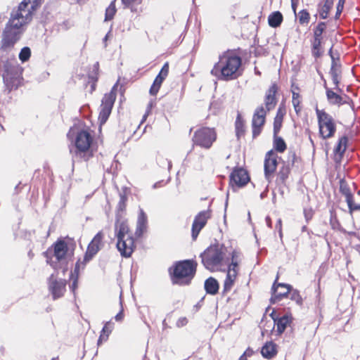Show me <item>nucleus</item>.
Here are the masks:
<instances>
[{"label": "nucleus", "mask_w": 360, "mask_h": 360, "mask_svg": "<svg viewBox=\"0 0 360 360\" xmlns=\"http://www.w3.org/2000/svg\"><path fill=\"white\" fill-rule=\"evenodd\" d=\"M242 59L233 51L223 53L211 70V74L221 80H232L242 74Z\"/></svg>", "instance_id": "nucleus-1"}, {"label": "nucleus", "mask_w": 360, "mask_h": 360, "mask_svg": "<svg viewBox=\"0 0 360 360\" xmlns=\"http://www.w3.org/2000/svg\"><path fill=\"white\" fill-rule=\"evenodd\" d=\"M196 268L197 263L193 259L176 262L168 270L172 283L189 285L195 274Z\"/></svg>", "instance_id": "nucleus-2"}, {"label": "nucleus", "mask_w": 360, "mask_h": 360, "mask_svg": "<svg viewBox=\"0 0 360 360\" xmlns=\"http://www.w3.org/2000/svg\"><path fill=\"white\" fill-rule=\"evenodd\" d=\"M40 6L39 0H23L12 10L9 20L24 27L32 21L34 13Z\"/></svg>", "instance_id": "nucleus-3"}, {"label": "nucleus", "mask_w": 360, "mask_h": 360, "mask_svg": "<svg viewBox=\"0 0 360 360\" xmlns=\"http://www.w3.org/2000/svg\"><path fill=\"white\" fill-rule=\"evenodd\" d=\"M226 248L224 245L215 244L208 247L200 254L202 263L208 270H221L219 267L225 262Z\"/></svg>", "instance_id": "nucleus-4"}, {"label": "nucleus", "mask_w": 360, "mask_h": 360, "mask_svg": "<svg viewBox=\"0 0 360 360\" xmlns=\"http://www.w3.org/2000/svg\"><path fill=\"white\" fill-rule=\"evenodd\" d=\"M3 75L5 84L11 89H16L22 79V68L15 58L8 60L4 65Z\"/></svg>", "instance_id": "nucleus-5"}, {"label": "nucleus", "mask_w": 360, "mask_h": 360, "mask_svg": "<svg viewBox=\"0 0 360 360\" xmlns=\"http://www.w3.org/2000/svg\"><path fill=\"white\" fill-rule=\"evenodd\" d=\"M319 134L323 139L331 138L336 131V124L330 115L323 110L316 108Z\"/></svg>", "instance_id": "nucleus-6"}, {"label": "nucleus", "mask_w": 360, "mask_h": 360, "mask_svg": "<svg viewBox=\"0 0 360 360\" xmlns=\"http://www.w3.org/2000/svg\"><path fill=\"white\" fill-rule=\"evenodd\" d=\"M25 30V27L8 20L3 32V47L13 46L20 39Z\"/></svg>", "instance_id": "nucleus-7"}, {"label": "nucleus", "mask_w": 360, "mask_h": 360, "mask_svg": "<svg viewBox=\"0 0 360 360\" xmlns=\"http://www.w3.org/2000/svg\"><path fill=\"white\" fill-rule=\"evenodd\" d=\"M217 139V134L213 128L202 127L198 129L193 135L194 144L205 148H210Z\"/></svg>", "instance_id": "nucleus-8"}, {"label": "nucleus", "mask_w": 360, "mask_h": 360, "mask_svg": "<svg viewBox=\"0 0 360 360\" xmlns=\"http://www.w3.org/2000/svg\"><path fill=\"white\" fill-rule=\"evenodd\" d=\"M103 234L99 231L96 234L87 247V250L84 256L83 260L80 261L82 269H84L86 264L91 261L93 257L98 253L103 246Z\"/></svg>", "instance_id": "nucleus-9"}, {"label": "nucleus", "mask_w": 360, "mask_h": 360, "mask_svg": "<svg viewBox=\"0 0 360 360\" xmlns=\"http://www.w3.org/2000/svg\"><path fill=\"white\" fill-rule=\"evenodd\" d=\"M238 253L233 251L231 253V262L228 264L226 277L224 283L223 293L229 291L233 287L238 271Z\"/></svg>", "instance_id": "nucleus-10"}, {"label": "nucleus", "mask_w": 360, "mask_h": 360, "mask_svg": "<svg viewBox=\"0 0 360 360\" xmlns=\"http://www.w3.org/2000/svg\"><path fill=\"white\" fill-rule=\"evenodd\" d=\"M115 99L116 93L113 89L110 93L104 95L102 99L100 113L98 116V120L101 125L105 123V122L108 119V117L111 113L112 108L113 107Z\"/></svg>", "instance_id": "nucleus-11"}, {"label": "nucleus", "mask_w": 360, "mask_h": 360, "mask_svg": "<svg viewBox=\"0 0 360 360\" xmlns=\"http://www.w3.org/2000/svg\"><path fill=\"white\" fill-rule=\"evenodd\" d=\"M278 276H276L275 281L271 287V297L270 298L271 304H275L281 301L283 297L288 296L292 290V285L283 283H278Z\"/></svg>", "instance_id": "nucleus-12"}, {"label": "nucleus", "mask_w": 360, "mask_h": 360, "mask_svg": "<svg viewBox=\"0 0 360 360\" xmlns=\"http://www.w3.org/2000/svg\"><path fill=\"white\" fill-rule=\"evenodd\" d=\"M266 110L263 106L256 108L252 120V136L254 138L259 135L265 123Z\"/></svg>", "instance_id": "nucleus-13"}, {"label": "nucleus", "mask_w": 360, "mask_h": 360, "mask_svg": "<svg viewBox=\"0 0 360 360\" xmlns=\"http://www.w3.org/2000/svg\"><path fill=\"white\" fill-rule=\"evenodd\" d=\"M65 286V280L62 278L57 279L53 274L50 276L49 278V289L53 300L58 299L64 295Z\"/></svg>", "instance_id": "nucleus-14"}, {"label": "nucleus", "mask_w": 360, "mask_h": 360, "mask_svg": "<svg viewBox=\"0 0 360 360\" xmlns=\"http://www.w3.org/2000/svg\"><path fill=\"white\" fill-rule=\"evenodd\" d=\"M93 137L86 130L79 131L75 138V146L79 152L88 151L92 146Z\"/></svg>", "instance_id": "nucleus-15"}, {"label": "nucleus", "mask_w": 360, "mask_h": 360, "mask_svg": "<svg viewBox=\"0 0 360 360\" xmlns=\"http://www.w3.org/2000/svg\"><path fill=\"white\" fill-rule=\"evenodd\" d=\"M250 181L246 169L242 167H235L230 175V181L238 187H243Z\"/></svg>", "instance_id": "nucleus-16"}, {"label": "nucleus", "mask_w": 360, "mask_h": 360, "mask_svg": "<svg viewBox=\"0 0 360 360\" xmlns=\"http://www.w3.org/2000/svg\"><path fill=\"white\" fill-rule=\"evenodd\" d=\"M270 316L274 320V325L276 326V333L278 335H281L285 330L288 326L292 321V316L291 314H285L281 317L276 316L275 310H273L270 314Z\"/></svg>", "instance_id": "nucleus-17"}, {"label": "nucleus", "mask_w": 360, "mask_h": 360, "mask_svg": "<svg viewBox=\"0 0 360 360\" xmlns=\"http://www.w3.org/2000/svg\"><path fill=\"white\" fill-rule=\"evenodd\" d=\"M208 218L209 213L207 211H202L195 216L192 224V238L193 240L197 238L200 231L205 226Z\"/></svg>", "instance_id": "nucleus-18"}, {"label": "nucleus", "mask_w": 360, "mask_h": 360, "mask_svg": "<svg viewBox=\"0 0 360 360\" xmlns=\"http://www.w3.org/2000/svg\"><path fill=\"white\" fill-rule=\"evenodd\" d=\"M134 241L132 237L128 236L122 240H117V248L124 257H129L134 251Z\"/></svg>", "instance_id": "nucleus-19"}, {"label": "nucleus", "mask_w": 360, "mask_h": 360, "mask_svg": "<svg viewBox=\"0 0 360 360\" xmlns=\"http://www.w3.org/2000/svg\"><path fill=\"white\" fill-rule=\"evenodd\" d=\"M277 91L278 87L276 84H273L266 91L264 98V104L266 112L271 110L276 106L277 103L276 94Z\"/></svg>", "instance_id": "nucleus-20"}, {"label": "nucleus", "mask_w": 360, "mask_h": 360, "mask_svg": "<svg viewBox=\"0 0 360 360\" xmlns=\"http://www.w3.org/2000/svg\"><path fill=\"white\" fill-rule=\"evenodd\" d=\"M53 257L58 262L65 259L68 251V244L62 240H57L53 245Z\"/></svg>", "instance_id": "nucleus-21"}, {"label": "nucleus", "mask_w": 360, "mask_h": 360, "mask_svg": "<svg viewBox=\"0 0 360 360\" xmlns=\"http://www.w3.org/2000/svg\"><path fill=\"white\" fill-rule=\"evenodd\" d=\"M329 53L332 58V65L330 70V75L331 76L333 82L335 85L334 89L336 90H340L339 84L340 79L341 70L340 66L335 61L334 57L332 55V49H330Z\"/></svg>", "instance_id": "nucleus-22"}, {"label": "nucleus", "mask_w": 360, "mask_h": 360, "mask_svg": "<svg viewBox=\"0 0 360 360\" xmlns=\"http://www.w3.org/2000/svg\"><path fill=\"white\" fill-rule=\"evenodd\" d=\"M148 217L142 208H139V213L137 219L136 229L135 234L141 237L147 229Z\"/></svg>", "instance_id": "nucleus-23"}, {"label": "nucleus", "mask_w": 360, "mask_h": 360, "mask_svg": "<svg viewBox=\"0 0 360 360\" xmlns=\"http://www.w3.org/2000/svg\"><path fill=\"white\" fill-rule=\"evenodd\" d=\"M277 165V159H264V175L269 182L271 181L273 177V174L276 171Z\"/></svg>", "instance_id": "nucleus-24"}, {"label": "nucleus", "mask_w": 360, "mask_h": 360, "mask_svg": "<svg viewBox=\"0 0 360 360\" xmlns=\"http://www.w3.org/2000/svg\"><path fill=\"white\" fill-rule=\"evenodd\" d=\"M324 87L326 91L327 100L330 105H340L347 103L343 97L328 88L326 84H324Z\"/></svg>", "instance_id": "nucleus-25"}, {"label": "nucleus", "mask_w": 360, "mask_h": 360, "mask_svg": "<svg viewBox=\"0 0 360 360\" xmlns=\"http://www.w3.org/2000/svg\"><path fill=\"white\" fill-rule=\"evenodd\" d=\"M204 287L207 294L214 295L219 291V285L214 278L210 277L205 280Z\"/></svg>", "instance_id": "nucleus-26"}, {"label": "nucleus", "mask_w": 360, "mask_h": 360, "mask_svg": "<svg viewBox=\"0 0 360 360\" xmlns=\"http://www.w3.org/2000/svg\"><path fill=\"white\" fill-rule=\"evenodd\" d=\"M115 232L117 240H122L127 238L129 236V227L126 222L124 221H117L115 223Z\"/></svg>", "instance_id": "nucleus-27"}, {"label": "nucleus", "mask_w": 360, "mask_h": 360, "mask_svg": "<svg viewBox=\"0 0 360 360\" xmlns=\"http://www.w3.org/2000/svg\"><path fill=\"white\" fill-rule=\"evenodd\" d=\"M262 355L268 359L273 358L277 353L276 345L273 342H267L261 350Z\"/></svg>", "instance_id": "nucleus-28"}, {"label": "nucleus", "mask_w": 360, "mask_h": 360, "mask_svg": "<svg viewBox=\"0 0 360 360\" xmlns=\"http://www.w3.org/2000/svg\"><path fill=\"white\" fill-rule=\"evenodd\" d=\"M235 129L236 135L237 139L239 140L241 137L245 135V121L243 119L241 115L238 112L235 122Z\"/></svg>", "instance_id": "nucleus-29"}, {"label": "nucleus", "mask_w": 360, "mask_h": 360, "mask_svg": "<svg viewBox=\"0 0 360 360\" xmlns=\"http://www.w3.org/2000/svg\"><path fill=\"white\" fill-rule=\"evenodd\" d=\"M114 328V323L111 321H108L105 323L101 334L98 340V345H101L103 341H106L108 338L109 335L111 333Z\"/></svg>", "instance_id": "nucleus-30"}, {"label": "nucleus", "mask_w": 360, "mask_h": 360, "mask_svg": "<svg viewBox=\"0 0 360 360\" xmlns=\"http://www.w3.org/2000/svg\"><path fill=\"white\" fill-rule=\"evenodd\" d=\"M283 21V15L281 12L275 11L271 13L268 18L269 26L271 27H278Z\"/></svg>", "instance_id": "nucleus-31"}, {"label": "nucleus", "mask_w": 360, "mask_h": 360, "mask_svg": "<svg viewBox=\"0 0 360 360\" xmlns=\"http://www.w3.org/2000/svg\"><path fill=\"white\" fill-rule=\"evenodd\" d=\"M81 268L82 264H80V260H78L75 264L74 271L71 273V279L72 280V283L70 285V290L73 293H75V290L77 288L78 275Z\"/></svg>", "instance_id": "nucleus-32"}, {"label": "nucleus", "mask_w": 360, "mask_h": 360, "mask_svg": "<svg viewBox=\"0 0 360 360\" xmlns=\"http://www.w3.org/2000/svg\"><path fill=\"white\" fill-rule=\"evenodd\" d=\"M330 224L331 228L334 230H338L342 233L346 232V230L341 226L338 219L337 214L333 210H330Z\"/></svg>", "instance_id": "nucleus-33"}, {"label": "nucleus", "mask_w": 360, "mask_h": 360, "mask_svg": "<svg viewBox=\"0 0 360 360\" xmlns=\"http://www.w3.org/2000/svg\"><path fill=\"white\" fill-rule=\"evenodd\" d=\"M340 191L345 196L346 201H349V198L353 197L349 186L344 178L340 180Z\"/></svg>", "instance_id": "nucleus-34"}, {"label": "nucleus", "mask_w": 360, "mask_h": 360, "mask_svg": "<svg viewBox=\"0 0 360 360\" xmlns=\"http://www.w3.org/2000/svg\"><path fill=\"white\" fill-rule=\"evenodd\" d=\"M334 0H325L323 5L319 11L320 17L322 19H326L328 18L329 11L333 6Z\"/></svg>", "instance_id": "nucleus-35"}, {"label": "nucleus", "mask_w": 360, "mask_h": 360, "mask_svg": "<svg viewBox=\"0 0 360 360\" xmlns=\"http://www.w3.org/2000/svg\"><path fill=\"white\" fill-rule=\"evenodd\" d=\"M285 113V110L282 109L281 108H279L277 112L276 117H275L274 122V133H277V131L280 129L281 127V122L283 117V115Z\"/></svg>", "instance_id": "nucleus-36"}, {"label": "nucleus", "mask_w": 360, "mask_h": 360, "mask_svg": "<svg viewBox=\"0 0 360 360\" xmlns=\"http://www.w3.org/2000/svg\"><path fill=\"white\" fill-rule=\"evenodd\" d=\"M164 79V77L158 75V76L156 77L153 82L152 86L150 89V94L151 95L155 96L157 94Z\"/></svg>", "instance_id": "nucleus-37"}, {"label": "nucleus", "mask_w": 360, "mask_h": 360, "mask_svg": "<svg viewBox=\"0 0 360 360\" xmlns=\"http://www.w3.org/2000/svg\"><path fill=\"white\" fill-rule=\"evenodd\" d=\"M116 13L115 0L112 1L105 10V21L110 20L113 18Z\"/></svg>", "instance_id": "nucleus-38"}, {"label": "nucleus", "mask_w": 360, "mask_h": 360, "mask_svg": "<svg viewBox=\"0 0 360 360\" xmlns=\"http://www.w3.org/2000/svg\"><path fill=\"white\" fill-rule=\"evenodd\" d=\"M347 142V137L343 136L341 139H340L337 146L334 149L336 154H338L340 156L342 155L343 152L346 149Z\"/></svg>", "instance_id": "nucleus-39"}, {"label": "nucleus", "mask_w": 360, "mask_h": 360, "mask_svg": "<svg viewBox=\"0 0 360 360\" xmlns=\"http://www.w3.org/2000/svg\"><path fill=\"white\" fill-rule=\"evenodd\" d=\"M288 294H290V298L291 300L295 301L299 306L302 305L303 300L300 294V292L297 289H293L292 288V290Z\"/></svg>", "instance_id": "nucleus-40"}, {"label": "nucleus", "mask_w": 360, "mask_h": 360, "mask_svg": "<svg viewBox=\"0 0 360 360\" xmlns=\"http://www.w3.org/2000/svg\"><path fill=\"white\" fill-rule=\"evenodd\" d=\"M298 19L300 24H307L310 19L309 13L307 10H302L298 13Z\"/></svg>", "instance_id": "nucleus-41"}, {"label": "nucleus", "mask_w": 360, "mask_h": 360, "mask_svg": "<svg viewBox=\"0 0 360 360\" xmlns=\"http://www.w3.org/2000/svg\"><path fill=\"white\" fill-rule=\"evenodd\" d=\"M31 56V51L29 47H24L19 53V58L23 63L29 60Z\"/></svg>", "instance_id": "nucleus-42"}, {"label": "nucleus", "mask_w": 360, "mask_h": 360, "mask_svg": "<svg viewBox=\"0 0 360 360\" xmlns=\"http://www.w3.org/2000/svg\"><path fill=\"white\" fill-rule=\"evenodd\" d=\"M326 27V25L323 22H321L318 24L314 31V38H322L321 35Z\"/></svg>", "instance_id": "nucleus-43"}, {"label": "nucleus", "mask_w": 360, "mask_h": 360, "mask_svg": "<svg viewBox=\"0 0 360 360\" xmlns=\"http://www.w3.org/2000/svg\"><path fill=\"white\" fill-rule=\"evenodd\" d=\"M127 200V197L124 193L120 194V200L117 204V212H123L126 209V202Z\"/></svg>", "instance_id": "nucleus-44"}, {"label": "nucleus", "mask_w": 360, "mask_h": 360, "mask_svg": "<svg viewBox=\"0 0 360 360\" xmlns=\"http://www.w3.org/2000/svg\"><path fill=\"white\" fill-rule=\"evenodd\" d=\"M274 148L278 152H283L286 148V145L283 139L277 137L274 140Z\"/></svg>", "instance_id": "nucleus-45"}, {"label": "nucleus", "mask_w": 360, "mask_h": 360, "mask_svg": "<svg viewBox=\"0 0 360 360\" xmlns=\"http://www.w3.org/2000/svg\"><path fill=\"white\" fill-rule=\"evenodd\" d=\"M292 103L293 105V107L295 108V110L297 113H298L300 111V94L298 93L292 91Z\"/></svg>", "instance_id": "nucleus-46"}, {"label": "nucleus", "mask_w": 360, "mask_h": 360, "mask_svg": "<svg viewBox=\"0 0 360 360\" xmlns=\"http://www.w3.org/2000/svg\"><path fill=\"white\" fill-rule=\"evenodd\" d=\"M289 172H290L289 166H285L284 162H283L282 168L281 169V170L278 173V176L283 182L285 181V180L288 178Z\"/></svg>", "instance_id": "nucleus-47"}, {"label": "nucleus", "mask_w": 360, "mask_h": 360, "mask_svg": "<svg viewBox=\"0 0 360 360\" xmlns=\"http://www.w3.org/2000/svg\"><path fill=\"white\" fill-rule=\"evenodd\" d=\"M142 0H122V4L126 7H129L133 9V7L141 3Z\"/></svg>", "instance_id": "nucleus-48"}, {"label": "nucleus", "mask_w": 360, "mask_h": 360, "mask_svg": "<svg viewBox=\"0 0 360 360\" xmlns=\"http://www.w3.org/2000/svg\"><path fill=\"white\" fill-rule=\"evenodd\" d=\"M349 210V212L352 213L355 210H360V205L355 204L352 198H349V201H346Z\"/></svg>", "instance_id": "nucleus-49"}, {"label": "nucleus", "mask_w": 360, "mask_h": 360, "mask_svg": "<svg viewBox=\"0 0 360 360\" xmlns=\"http://www.w3.org/2000/svg\"><path fill=\"white\" fill-rule=\"evenodd\" d=\"M345 3V0H338V3L337 7H336V14H335L336 19L339 18L342 10H343Z\"/></svg>", "instance_id": "nucleus-50"}, {"label": "nucleus", "mask_w": 360, "mask_h": 360, "mask_svg": "<svg viewBox=\"0 0 360 360\" xmlns=\"http://www.w3.org/2000/svg\"><path fill=\"white\" fill-rule=\"evenodd\" d=\"M168 72H169V64H168V63H166L164 64L163 67L162 68V69L158 75L165 79L168 75Z\"/></svg>", "instance_id": "nucleus-51"}, {"label": "nucleus", "mask_w": 360, "mask_h": 360, "mask_svg": "<svg viewBox=\"0 0 360 360\" xmlns=\"http://www.w3.org/2000/svg\"><path fill=\"white\" fill-rule=\"evenodd\" d=\"M321 40H322V38H314L313 44H312V48L314 49H321Z\"/></svg>", "instance_id": "nucleus-52"}, {"label": "nucleus", "mask_w": 360, "mask_h": 360, "mask_svg": "<svg viewBox=\"0 0 360 360\" xmlns=\"http://www.w3.org/2000/svg\"><path fill=\"white\" fill-rule=\"evenodd\" d=\"M124 318L123 309H122L120 312L115 316L116 321H122Z\"/></svg>", "instance_id": "nucleus-53"}, {"label": "nucleus", "mask_w": 360, "mask_h": 360, "mask_svg": "<svg viewBox=\"0 0 360 360\" xmlns=\"http://www.w3.org/2000/svg\"><path fill=\"white\" fill-rule=\"evenodd\" d=\"M304 217H305L307 221H309V219H311L312 213H311V212L310 210H304Z\"/></svg>", "instance_id": "nucleus-54"}, {"label": "nucleus", "mask_w": 360, "mask_h": 360, "mask_svg": "<svg viewBox=\"0 0 360 360\" xmlns=\"http://www.w3.org/2000/svg\"><path fill=\"white\" fill-rule=\"evenodd\" d=\"M313 55L316 57H319L321 55V49H312Z\"/></svg>", "instance_id": "nucleus-55"}, {"label": "nucleus", "mask_w": 360, "mask_h": 360, "mask_svg": "<svg viewBox=\"0 0 360 360\" xmlns=\"http://www.w3.org/2000/svg\"><path fill=\"white\" fill-rule=\"evenodd\" d=\"M276 229L278 230H282V220L281 219H278L277 223L276 224Z\"/></svg>", "instance_id": "nucleus-56"}, {"label": "nucleus", "mask_w": 360, "mask_h": 360, "mask_svg": "<svg viewBox=\"0 0 360 360\" xmlns=\"http://www.w3.org/2000/svg\"><path fill=\"white\" fill-rule=\"evenodd\" d=\"M265 221H266L267 226L269 227V228H271L272 227V222H271V219L269 216H267L266 217Z\"/></svg>", "instance_id": "nucleus-57"}, {"label": "nucleus", "mask_w": 360, "mask_h": 360, "mask_svg": "<svg viewBox=\"0 0 360 360\" xmlns=\"http://www.w3.org/2000/svg\"><path fill=\"white\" fill-rule=\"evenodd\" d=\"M180 323H181V326H183V325L186 324V318H184V319H179V321H178V323H177V325H178L179 326H180Z\"/></svg>", "instance_id": "nucleus-58"}, {"label": "nucleus", "mask_w": 360, "mask_h": 360, "mask_svg": "<svg viewBox=\"0 0 360 360\" xmlns=\"http://www.w3.org/2000/svg\"><path fill=\"white\" fill-rule=\"evenodd\" d=\"M162 181H158L155 184H153V188H158L160 186H162Z\"/></svg>", "instance_id": "nucleus-59"}, {"label": "nucleus", "mask_w": 360, "mask_h": 360, "mask_svg": "<svg viewBox=\"0 0 360 360\" xmlns=\"http://www.w3.org/2000/svg\"><path fill=\"white\" fill-rule=\"evenodd\" d=\"M266 195H267V191H265L262 192V193L260 194V198H261V199L264 198L266 196Z\"/></svg>", "instance_id": "nucleus-60"}, {"label": "nucleus", "mask_w": 360, "mask_h": 360, "mask_svg": "<svg viewBox=\"0 0 360 360\" xmlns=\"http://www.w3.org/2000/svg\"><path fill=\"white\" fill-rule=\"evenodd\" d=\"M345 233H347L349 236H355L356 235V232H354V231H346V232Z\"/></svg>", "instance_id": "nucleus-61"}, {"label": "nucleus", "mask_w": 360, "mask_h": 360, "mask_svg": "<svg viewBox=\"0 0 360 360\" xmlns=\"http://www.w3.org/2000/svg\"><path fill=\"white\" fill-rule=\"evenodd\" d=\"M238 360H247V359L245 356V354H243L242 356H240V357L239 358Z\"/></svg>", "instance_id": "nucleus-62"}, {"label": "nucleus", "mask_w": 360, "mask_h": 360, "mask_svg": "<svg viewBox=\"0 0 360 360\" xmlns=\"http://www.w3.org/2000/svg\"><path fill=\"white\" fill-rule=\"evenodd\" d=\"M278 231L279 237L282 240V238H283L282 230H278Z\"/></svg>", "instance_id": "nucleus-63"}, {"label": "nucleus", "mask_w": 360, "mask_h": 360, "mask_svg": "<svg viewBox=\"0 0 360 360\" xmlns=\"http://www.w3.org/2000/svg\"><path fill=\"white\" fill-rule=\"evenodd\" d=\"M272 153H273V151H272V150L269 151V152L267 153L266 155V158H269V156Z\"/></svg>", "instance_id": "nucleus-64"}]
</instances>
